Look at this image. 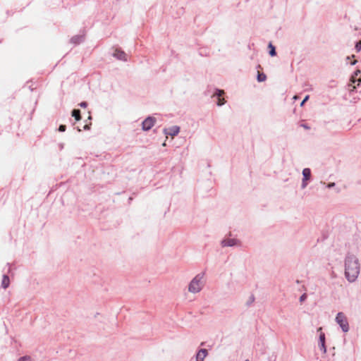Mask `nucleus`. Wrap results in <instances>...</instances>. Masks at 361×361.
Wrapping results in <instances>:
<instances>
[{"mask_svg": "<svg viewBox=\"0 0 361 361\" xmlns=\"http://www.w3.org/2000/svg\"><path fill=\"white\" fill-rule=\"evenodd\" d=\"M180 131V128L177 126H173L168 128L164 129V133L166 135H171L172 137L176 136L178 134Z\"/></svg>", "mask_w": 361, "mask_h": 361, "instance_id": "7", "label": "nucleus"}, {"mask_svg": "<svg viewBox=\"0 0 361 361\" xmlns=\"http://www.w3.org/2000/svg\"><path fill=\"white\" fill-rule=\"evenodd\" d=\"M357 73H360V71H357V72H355V75H357Z\"/></svg>", "mask_w": 361, "mask_h": 361, "instance_id": "35", "label": "nucleus"}, {"mask_svg": "<svg viewBox=\"0 0 361 361\" xmlns=\"http://www.w3.org/2000/svg\"><path fill=\"white\" fill-rule=\"evenodd\" d=\"M85 39V36L83 35H75L71 39V42L74 44H79Z\"/></svg>", "mask_w": 361, "mask_h": 361, "instance_id": "13", "label": "nucleus"}, {"mask_svg": "<svg viewBox=\"0 0 361 361\" xmlns=\"http://www.w3.org/2000/svg\"><path fill=\"white\" fill-rule=\"evenodd\" d=\"M307 181H308V180H303V179H302V184H301V188H302V189H305V188L307 187V184H308V183H307Z\"/></svg>", "mask_w": 361, "mask_h": 361, "instance_id": "24", "label": "nucleus"}, {"mask_svg": "<svg viewBox=\"0 0 361 361\" xmlns=\"http://www.w3.org/2000/svg\"><path fill=\"white\" fill-rule=\"evenodd\" d=\"M18 361H32L30 356H23L18 359Z\"/></svg>", "mask_w": 361, "mask_h": 361, "instance_id": "20", "label": "nucleus"}, {"mask_svg": "<svg viewBox=\"0 0 361 361\" xmlns=\"http://www.w3.org/2000/svg\"><path fill=\"white\" fill-rule=\"evenodd\" d=\"M75 118V121H78L82 118L81 114H71Z\"/></svg>", "mask_w": 361, "mask_h": 361, "instance_id": "21", "label": "nucleus"}, {"mask_svg": "<svg viewBox=\"0 0 361 361\" xmlns=\"http://www.w3.org/2000/svg\"><path fill=\"white\" fill-rule=\"evenodd\" d=\"M357 63L356 60H354L353 61L350 62V65H355Z\"/></svg>", "mask_w": 361, "mask_h": 361, "instance_id": "31", "label": "nucleus"}, {"mask_svg": "<svg viewBox=\"0 0 361 361\" xmlns=\"http://www.w3.org/2000/svg\"><path fill=\"white\" fill-rule=\"evenodd\" d=\"M335 183H329L328 185H327V188H334L335 186Z\"/></svg>", "mask_w": 361, "mask_h": 361, "instance_id": "28", "label": "nucleus"}, {"mask_svg": "<svg viewBox=\"0 0 361 361\" xmlns=\"http://www.w3.org/2000/svg\"><path fill=\"white\" fill-rule=\"evenodd\" d=\"M293 99H298V97H297V96H295V97H293Z\"/></svg>", "mask_w": 361, "mask_h": 361, "instance_id": "36", "label": "nucleus"}, {"mask_svg": "<svg viewBox=\"0 0 361 361\" xmlns=\"http://www.w3.org/2000/svg\"><path fill=\"white\" fill-rule=\"evenodd\" d=\"M10 285V279L9 277L4 274L3 276L2 281H1V287L4 289L7 288Z\"/></svg>", "mask_w": 361, "mask_h": 361, "instance_id": "15", "label": "nucleus"}, {"mask_svg": "<svg viewBox=\"0 0 361 361\" xmlns=\"http://www.w3.org/2000/svg\"><path fill=\"white\" fill-rule=\"evenodd\" d=\"M257 79L258 82H264L266 80L267 76L263 73H258Z\"/></svg>", "mask_w": 361, "mask_h": 361, "instance_id": "18", "label": "nucleus"}, {"mask_svg": "<svg viewBox=\"0 0 361 361\" xmlns=\"http://www.w3.org/2000/svg\"><path fill=\"white\" fill-rule=\"evenodd\" d=\"M309 97H309V95H307V96L304 98V99L301 102V103H300V106L304 105V104H305V102L309 99Z\"/></svg>", "mask_w": 361, "mask_h": 361, "instance_id": "27", "label": "nucleus"}, {"mask_svg": "<svg viewBox=\"0 0 361 361\" xmlns=\"http://www.w3.org/2000/svg\"><path fill=\"white\" fill-rule=\"evenodd\" d=\"M90 125H91V123H90V122L87 123V121H85V123H84V125L82 126V128H83V130H88V129L90 128ZM80 128H81V126H77V128H78V130L79 131H81V130H82V129H81Z\"/></svg>", "mask_w": 361, "mask_h": 361, "instance_id": "16", "label": "nucleus"}, {"mask_svg": "<svg viewBox=\"0 0 361 361\" xmlns=\"http://www.w3.org/2000/svg\"><path fill=\"white\" fill-rule=\"evenodd\" d=\"M322 327H319V328L317 329V331H322Z\"/></svg>", "mask_w": 361, "mask_h": 361, "instance_id": "33", "label": "nucleus"}, {"mask_svg": "<svg viewBox=\"0 0 361 361\" xmlns=\"http://www.w3.org/2000/svg\"><path fill=\"white\" fill-rule=\"evenodd\" d=\"M269 48L270 49V50H269L270 56H276V49H275V47L272 45L271 43H269Z\"/></svg>", "mask_w": 361, "mask_h": 361, "instance_id": "17", "label": "nucleus"}, {"mask_svg": "<svg viewBox=\"0 0 361 361\" xmlns=\"http://www.w3.org/2000/svg\"><path fill=\"white\" fill-rule=\"evenodd\" d=\"M80 107L85 108L87 106V102H82L78 104Z\"/></svg>", "mask_w": 361, "mask_h": 361, "instance_id": "26", "label": "nucleus"}, {"mask_svg": "<svg viewBox=\"0 0 361 361\" xmlns=\"http://www.w3.org/2000/svg\"><path fill=\"white\" fill-rule=\"evenodd\" d=\"M204 273L197 274L190 281L188 286V291L192 293H197L202 290L204 286Z\"/></svg>", "mask_w": 361, "mask_h": 361, "instance_id": "2", "label": "nucleus"}, {"mask_svg": "<svg viewBox=\"0 0 361 361\" xmlns=\"http://www.w3.org/2000/svg\"><path fill=\"white\" fill-rule=\"evenodd\" d=\"M208 355L207 350L204 348L200 349L195 356V361H204V358Z\"/></svg>", "mask_w": 361, "mask_h": 361, "instance_id": "10", "label": "nucleus"}, {"mask_svg": "<svg viewBox=\"0 0 361 361\" xmlns=\"http://www.w3.org/2000/svg\"><path fill=\"white\" fill-rule=\"evenodd\" d=\"M224 94V90L216 89L214 92L212 94L213 97H216L217 99L216 104L218 106H222L225 103V100L222 98V95Z\"/></svg>", "mask_w": 361, "mask_h": 361, "instance_id": "6", "label": "nucleus"}, {"mask_svg": "<svg viewBox=\"0 0 361 361\" xmlns=\"http://www.w3.org/2000/svg\"><path fill=\"white\" fill-rule=\"evenodd\" d=\"M66 126H65V125L61 124V125H60V126H59V132H64V131L66 130Z\"/></svg>", "mask_w": 361, "mask_h": 361, "instance_id": "23", "label": "nucleus"}, {"mask_svg": "<svg viewBox=\"0 0 361 361\" xmlns=\"http://www.w3.org/2000/svg\"><path fill=\"white\" fill-rule=\"evenodd\" d=\"M346 60H350V56H347Z\"/></svg>", "mask_w": 361, "mask_h": 361, "instance_id": "34", "label": "nucleus"}, {"mask_svg": "<svg viewBox=\"0 0 361 361\" xmlns=\"http://www.w3.org/2000/svg\"><path fill=\"white\" fill-rule=\"evenodd\" d=\"M87 119H88V120H91V119H92L91 114H89V116H88V117H87Z\"/></svg>", "mask_w": 361, "mask_h": 361, "instance_id": "32", "label": "nucleus"}, {"mask_svg": "<svg viewBox=\"0 0 361 361\" xmlns=\"http://www.w3.org/2000/svg\"><path fill=\"white\" fill-rule=\"evenodd\" d=\"M356 82L357 83V85H360V84L361 83V79H357L355 76L353 75L350 80V83L348 85L350 91H353L356 88V86L355 85Z\"/></svg>", "mask_w": 361, "mask_h": 361, "instance_id": "12", "label": "nucleus"}, {"mask_svg": "<svg viewBox=\"0 0 361 361\" xmlns=\"http://www.w3.org/2000/svg\"><path fill=\"white\" fill-rule=\"evenodd\" d=\"M307 298V295L306 293H303L300 297V302H304Z\"/></svg>", "mask_w": 361, "mask_h": 361, "instance_id": "22", "label": "nucleus"}, {"mask_svg": "<svg viewBox=\"0 0 361 361\" xmlns=\"http://www.w3.org/2000/svg\"><path fill=\"white\" fill-rule=\"evenodd\" d=\"M71 113H73V114H75V113H80V111L79 109H74L71 111Z\"/></svg>", "mask_w": 361, "mask_h": 361, "instance_id": "29", "label": "nucleus"}, {"mask_svg": "<svg viewBox=\"0 0 361 361\" xmlns=\"http://www.w3.org/2000/svg\"><path fill=\"white\" fill-rule=\"evenodd\" d=\"M154 123L155 118L154 117L149 116L147 118H145L142 123L143 130L147 131L150 130L152 127L154 126Z\"/></svg>", "mask_w": 361, "mask_h": 361, "instance_id": "5", "label": "nucleus"}, {"mask_svg": "<svg viewBox=\"0 0 361 361\" xmlns=\"http://www.w3.org/2000/svg\"><path fill=\"white\" fill-rule=\"evenodd\" d=\"M245 361H250V360H245Z\"/></svg>", "mask_w": 361, "mask_h": 361, "instance_id": "37", "label": "nucleus"}, {"mask_svg": "<svg viewBox=\"0 0 361 361\" xmlns=\"http://www.w3.org/2000/svg\"><path fill=\"white\" fill-rule=\"evenodd\" d=\"M255 295L253 294H251L249 296L248 300L246 302V305L250 306L255 302Z\"/></svg>", "mask_w": 361, "mask_h": 361, "instance_id": "19", "label": "nucleus"}, {"mask_svg": "<svg viewBox=\"0 0 361 361\" xmlns=\"http://www.w3.org/2000/svg\"><path fill=\"white\" fill-rule=\"evenodd\" d=\"M302 179L305 180H310L311 178V170L309 168H305L302 170Z\"/></svg>", "mask_w": 361, "mask_h": 361, "instance_id": "14", "label": "nucleus"}, {"mask_svg": "<svg viewBox=\"0 0 361 361\" xmlns=\"http://www.w3.org/2000/svg\"><path fill=\"white\" fill-rule=\"evenodd\" d=\"M355 49L357 51H360L361 50V42H358L355 44Z\"/></svg>", "mask_w": 361, "mask_h": 361, "instance_id": "25", "label": "nucleus"}, {"mask_svg": "<svg viewBox=\"0 0 361 361\" xmlns=\"http://www.w3.org/2000/svg\"><path fill=\"white\" fill-rule=\"evenodd\" d=\"M238 240L235 238H226L224 239L221 242L222 247H233L237 245Z\"/></svg>", "mask_w": 361, "mask_h": 361, "instance_id": "8", "label": "nucleus"}, {"mask_svg": "<svg viewBox=\"0 0 361 361\" xmlns=\"http://www.w3.org/2000/svg\"><path fill=\"white\" fill-rule=\"evenodd\" d=\"M301 126H302L303 128H305L306 129H309L310 128L306 124H302Z\"/></svg>", "mask_w": 361, "mask_h": 361, "instance_id": "30", "label": "nucleus"}, {"mask_svg": "<svg viewBox=\"0 0 361 361\" xmlns=\"http://www.w3.org/2000/svg\"><path fill=\"white\" fill-rule=\"evenodd\" d=\"M353 114H345V116L343 118L341 126L345 128H350L351 126L356 124L357 121L361 120L359 118H353Z\"/></svg>", "mask_w": 361, "mask_h": 361, "instance_id": "4", "label": "nucleus"}, {"mask_svg": "<svg viewBox=\"0 0 361 361\" xmlns=\"http://www.w3.org/2000/svg\"><path fill=\"white\" fill-rule=\"evenodd\" d=\"M336 323L341 326L343 332H348L349 331V324L346 316L342 312L337 314L336 319Z\"/></svg>", "mask_w": 361, "mask_h": 361, "instance_id": "3", "label": "nucleus"}, {"mask_svg": "<svg viewBox=\"0 0 361 361\" xmlns=\"http://www.w3.org/2000/svg\"><path fill=\"white\" fill-rule=\"evenodd\" d=\"M360 274L358 259L353 255H349L345 259V276L350 282H354Z\"/></svg>", "mask_w": 361, "mask_h": 361, "instance_id": "1", "label": "nucleus"}, {"mask_svg": "<svg viewBox=\"0 0 361 361\" xmlns=\"http://www.w3.org/2000/svg\"><path fill=\"white\" fill-rule=\"evenodd\" d=\"M319 346L320 350L324 353H326V348L325 345V334L323 332H321L319 334Z\"/></svg>", "mask_w": 361, "mask_h": 361, "instance_id": "11", "label": "nucleus"}, {"mask_svg": "<svg viewBox=\"0 0 361 361\" xmlns=\"http://www.w3.org/2000/svg\"><path fill=\"white\" fill-rule=\"evenodd\" d=\"M113 56L116 58L118 60L123 61H127V54L122 50L119 49H116L113 54Z\"/></svg>", "mask_w": 361, "mask_h": 361, "instance_id": "9", "label": "nucleus"}]
</instances>
